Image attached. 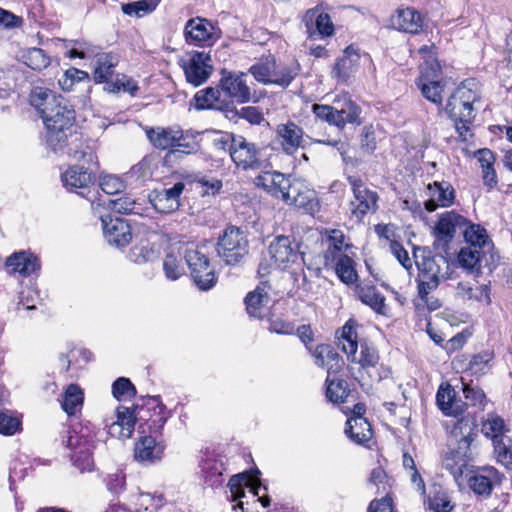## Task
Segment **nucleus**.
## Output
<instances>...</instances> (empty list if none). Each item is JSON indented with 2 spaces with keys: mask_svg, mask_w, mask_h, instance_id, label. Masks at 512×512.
Instances as JSON below:
<instances>
[{
  "mask_svg": "<svg viewBox=\"0 0 512 512\" xmlns=\"http://www.w3.org/2000/svg\"><path fill=\"white\" fill-rule=\"evenodd\" d=\"M292 205L303 208L305 212L309 214H313L319 209V202L315 196V192L306 187Z\"/></svg>",
  "mask_w": 512,
  "mask_h": 512,
  "instance_id": "nucleus-53",
  "label": "nucleus"
},
{
  "mask_svg": "<svg viewBox=\"0 0 512 512\" xmlns=\"http://www.w3.org/2000/svg\"><path fill=\"white\" fill-rule=\"evenodd\" d=\"M457 296L463 300L485 301L490 304V288L486 284L473 285L467 281H461L456 287Z\"/></svg>",
  "mask_w": 512,
  "mask_h": 512,
  "instance_id": "nucleus-36",
  "label": "nucleus"
},
{
  "mask_svg": "<svg viewBox=\"0 0 512 512\" xmlns=\"http://www.w3.org/2000/svg\"><path fill=\"white\" fill-rule=\"evenodd\" d=\"M100 187L108 195H114L121 192L125 185L124 182L115 175H107L101 179Z\"/></svg>",
  "mask_w": 512,
  "mask_h": 512,
  "instance_id": "nucleus-61",
  "label": "nucleus"
},
{
  "mask_svg": "<svg viewBox=\"0 0 512 512\" xmlns=\"http://www.w3.org/2000/svg\"><path fill=\"white\" fill-rule=\"evenodd\" d=\"M324 267L333 269L339 279L345 284H353L357 280L358 275L354 267V261L348 255L341 256L335 262Z\"/></svg>",
  "mask_w": 512,
  "mask_h": 512,
  "instance_id": "nucleus-38",
  "label": "nucleus"
},
{
  "mask_svg": "<svg viewBox=\"0 0 512 512\" xmlns=\"http://www.w3.org/2000/svg\"><path fill=\"white\" fill-rule=\"evenodd\" d=\"M21 60L25 65L33 70L40 71L50 64V58L46 55L45 51L32 47L21 53Z\"/></svg>",
  "mask_w": 512,
  "mask_h": 512,
  "instance_id": "nucleus-46",
  "label": "nucleus"
},
{
  "mask_svg": "<svg viewBox=\"0 0 512 512\" xmlns=\"http://www.w3.org/2000/svg\"><path fill=\"white\" fill-rule=\"evenodd\" d=\"M493 352L486 350L471 356L466 370L472 375H483L490 369V362L493 360Z\"/></svg>",
  "mask_w": 512,
  "mask_h": 512,
  "instance_id": "nucleus-48",
  "label": "nucleus"
},
{
  "mask_svg": "<svg viewBox=\"0 0 512 512\" xmlns=\"http://www.w3.org/2000/svg\"><path fill=\"white\" fill-rule=\"evenodd\" d=\"M429 508L434 512H450L452 509L449 498L444 493H436L429 498Z\"/></svg>",
  "mask_w": 512,
  "mask_h": 512,
  "instance_id": "nucleus-63",
  "label": "nucleus"
},
{
  "mask_svg": "<svg viewBox=\"0 0 512 512\" xmlns=\"http://www.w3.org/2000/svg\"><path fill=\"white\" fill-rule=\"evenodd\" d=\"M83 401L84 394L82 389L77 384H70L63 394L61 406L69 416H73L82 407Z\"/></svg>",
  "mask_w": 512,
  "mask_h": 512,
  "instance_id": "nucleus-44",
  "label": "nucleus"
},
{
  "mask_svg": "<svg viewBox=\"0 0 512 512\" xmlns=\"http://www.w3.org/2000/svg\"><path fill=\"white\" fill-rule=\"evenodd\" d=\"M163 450L164 447L152 436H143L135 443L134 458L139 462L153 463L162 458Z\"/></svg>",
  "mask_w": 512,
  "mask_h": 512,
  "instance_id": "nucleus-27",
  "label": "nucleus"
},
{
  "mask_svg": "<svg viewBox=\"0 0 512 512\" xmlns=\"http://www.w3.org/2000/svg\"><path fill=\"white\" fill-rule=\"evenodd\" d=\"M430 198L425 202V209L433 212L437 207H448L454 201V190L448 182H433L428 185Z\"/></svg>",
  "mask_w": 512,
  "mask_h": 512,
  "instance_id": "nucleus-25",
  "label": "nucleus"
},
{
  "mask_svg": "<svg viewBox=\"0 0 512 512\" xmlns=\"http://www.w3.org/2000/svg\"><path fill=\"white\" fill-rule=\"evenodd\" d=\"M184 37L190 45L212 46L221 38V30L206 18L194 17L185 24Z\"/></svg>",
  "mask_w": 512,
  "mask_h": 512,
  "instance_id": "nucleus-11",
  "label": "nucleus"
},
{
  "mask_svg": "<svg viewBox=\"0 0 512 512\" xmlns=\"http://www.w3.org/2000/svg\"><path fill=\"white\" fill-rule=\"evenodd\" d=\"M185 189L184 182H176L172 187L154 189L149 194V201L160 213H172L181 206V195Z\"/></svg>",
  "mask_w": 512,
  "mask_h": 512,
  "instance_id": "nucleus-17",
  "label": "nucleus"
},
{
  "mask_svg": "<svg viewBox=\"0 0 512 512\" xmlns=\"http://www.w3.org/2000/svg\"><path fill=\"white\" fill-rule=\"evenodd\" d=\"M477 433L473 423L464 418L458 420L451 432L448 450L445 452L442 465L458 481L473 458L471 449Z\"/></svg>",
  "mask_w": 512,
  "mask_h": 512,
  "instance_id": "nucleus-3",
  "label": "nucleus"
},
{
  "mask_svg": "<svg viewBox=\"0 0 512 512\" xmlns=\"http://www.w3.org/2000/svg\"><path fill=\"white\" fill-rule=\"evenodd\" d=\"M104 237L110 245L123 247L132 239L130 225L119 217H101Z\"/></svg>",
  "mask_w": 512,
  "mask_h": 512,
  "instance_id": "nucleus-19",
  "label": "nucleus"
},
{
  "mask_svg": "<svg viewBox=\"0 0 512 512\" xmlns=\"http://www.w3.org/2000/svg\"><path fill=\"white\" fill-rule=\"evenodd\" d=\"M61 180L64 187H66L69 191L84 195L83 191L78 190L89 189L90 186L95 184L96 177L95 174L89 170V168L74 165L69 167L61 175Z\"/></svg>",
  "mask_w": 512,
  "mask_h": 512,
  "instance_id": "nucleus-22",
  "label": "nucleus"
},
{
  "mask_svg": "<svg viewBox=\"0 0 512 512\" xmlns=\"http://www.w3.org/2000/svg\"><path fill=\"white\" fill-rule=\"evenodd\" d=\"M395 28L406 33H418L422 29L421 15L412 8L401 9L392 18Z\"/></svg>",
  "mask_w": 512,
  "mask_h": 512,
  "instance_id": "nucleus-31",
  "label": "nucleus"
},
{
  "mask_svg": "<svg viewBox=\"0 0 512 512\" xmlns=\"http://www.w3.org/2000/svg\"><path fill=\"white\" fill-rule=\"evenodd\" d=\"M448 253L439 250H431L429 247H415L413 257L419 270L418 295L425 299L427 295L436 289L440 278L444 277L443 270H448Z\"/></svg>",
  "mask_w": 512,
  "mask_h": 512,
  "instance_id": "nucleus-4",
  "label": "nucleus"
},
{
  "mask_svg": "<svg viewBox=\"0 0 512 512\" xmlns=\"http://www.w3.org/2000/svg\"><path fill=\"white\" fill-rule=\"evenodd\" d=\"M265 287V283H261L245 297L246 310L252 317L261 319L264 316V308L269 302V295Z\"/></svg>",
  "mask_w": 512,
  "mask_h": 512,
  "instance_id": "nucleus-33",
  "label": "nucleus"
},
{
  "mask_svg": "<svg viewBox=\"0 0 512 512\" xmlns=\"http://www.w3.org/2000/svg\"><path fill=\"white\" fill-rule=\"evenodd\" d=\"M466 224L467 219L454 211L443 213L433 230L435 237L433 249L449 253V245L454 239L457 230H462Z\"/></svg>",
  "mask_w": 512,
  "mask_h": 512,
  "instance_id": "nucleus-10",
  "label": "nucleus"
},
{
  "mask_svg": "<svg viewBox=\"0 0 512 512\" xmlns=\"http://www.w3.org/2000/svg\"><path fill=\"white\" fill-rule=\"evenodd\" d=\"M232 143L231 160L244 171L264 170L269 166L265 157L266 149L258 147L255 143L248 141L244 136L239 135Z\"/></svg>",
  "mask_w": 512,
  "mask_h": 512,
  "instance_id": "nucleus-7",
  "label": "nucleus"
},
{
  "mask_svg": "<svg viewBox=\"0 0 512 512\" xmlns=\"http://www.w3.org/2000/svg\"><path fill=\"white\" fill-rule=\"evenodd\" d=\"M362 58L365 60L370 59L366 53L361 55L358 47L353 44L349 45L343 51V55L335 62L331 71V77L336 79L338 83L348 84L357 73Z\"/></svg>",
  "mask_w": 512,
  "mask_h": 512,
  "instance_id": "nucleus-13",
  "label": "nucleus"
},
{
  "mask_svg": "<svg viewBox=\"0 0 512 512\" xmlns=\"http://www.w3.org/2000/svg\"><path fill=\"white\" fill-rule=\"evenodd\" d=\"M479 100L480 91L474 79L463 81L448 97L445 112L462 141L472 136L471 125L476 115L474 104Z\"/></svg>",
  "mask_w": 512,
  "mask_h": 512,
  "instance_id": "nucleus-2",
  "label": "nucleus"
},
{
  "mask_svg": "<svg viewBox=\"0 0 512 512\" xmlns=\"http://www.w3.org/2000/svg\"><path fill=\"white\" fill-rule=\"evenodd\" d=\"M107 206L113 212L129 214L134 213L136 202L129 196H122L116 199H109Z\"/></svg>",
  "mask_w": 512,
  "mask_h": 512,
  "instance_id": "nucleus-58",
  "label": "nucleus"
},
{
  "mask_svg": "<svg viewBox=\"0 0 512 512\" xmlns=\"http://www.w3.org/2000/svg\"><path fill=\"white\" fill-rule=\"evenodd\" d=\"M334 105L339 112L338 118L342 121V129L347 123L360 124L359 115L361 113V109L354 101L351 100L350 97H348L347 94L335 99Z\"/></svg>",
  "mask_w": 512,
  "mask_h": 512,
  "instance_id": "nucleus-35",
  "label": "nucleus"
},
{
  "mask_svg": "<svg viewBox=\"0 0 512 512\" xmlns=\"http://www.w3.org/2000/svg\"><path fill=\"white\" fill-rule=\"evenodd\" d=\"M360 348V356H356V361L354 362L359 363L362 368L375 367L379 361L377 350L363 343L360 345Z\"/></svg>",
  "mask_w": 512,
  "mask_h": 512,
  "instance_id": "nucleus-59",
  "label": "nucleus"
},
{
  "mask_svg": "<svg viewBox=\"0 0 512 512\" xmlns=\"http://www.w3.org/2000/svg\"><path fill=\"white\" fill-rule=\"evenodd\" d=\"M184 258L190 270V275L200 290L207 291L215 286L217 277L204 252L197 247L187 248Z\"/></svg>",
  "mask_w": 512,
  "mask_h": 512,
  "instance_id": "nucleus-8",
  "label": "nucleus"
},
{
  "mask_svg": "<svg viewBox=\"0 0 512 512\" xmlns=\"http://www.w3.org/2000/svg\"><path fill=\"white\" fill-rule=\"evenodd\" d=\"M305 188L304 184L300 181H291L288 179V185L285 186V190L281 194V199L289 205H292L296 198H298L299 194Z\"/></svg>",
  "mask_w": 512,
  "mask_h": 512,
  "instance_id": "nucleus-62",
  "label": "nucleus"
},
{
  "mask_svg": "<svg viewBox=\"0 0 512 512\" xmlns=\"http://www.w3.org/2000/svg\"><path fill=\"white\" fill-rule=\"evenodd\" d=\"M493 447L497 462L512 470V439L509 436L499 438L493 443Z\"/></svg>",
  "mask_w": 512,
  "mask_h": 512,
  "instance_id": "nucleus-47",
  "label": "nucleus"
},
{
  "mask_svg": "<svg viewBox=\"0 0 512 512\" xmlns=\"http://www.w3.org/2000/svg\"><path fill=\"white\" fill-rule=\"evenodd\" d=\"M312 112L316 118L342 129V121L339 119L335 105L313 104Z\"/></svg>",
  "mask_w": 512,
  "mask_h": 512,
  "instance_id": "nucleus-51",
  "label": "nucleus"
},
{
  "mask_svg": "<svg viewBox=\"0 0 512 512\" xmlns=\"http://www.w3.org/2000/svg\"><path fill=\"white\" fill-rule=\"evenodd\" d=\"M505 430V422L497 414H487L486 419L482 422L481 431L486 437L491 438L493 443H495L496 440H499V438H504L507 436L504 434Z\"/></svg>",
  "mask_w": 512,
  "mask_h": 512,
  "instance_id": "nucleus-45",
  "label": "nucleus"
},
{
  "mask_svg": "<svg viewBox=\"0 0 512 512\" xmlns=\"http://www.w3.org/2000/svg\"><path fill=\"white\" fill-rule=\"evenodd\" d=\"M216 251L224 264L230 266L241 264L249 254V240L246 232L234 225L227 226L218 237Z\"/></svg>",
  "mask_w": 512,
  "mask_h": 512,
  "instance_id": "nucleus-6",
  "label": "nucleus"
},
{
  "mask_svg": "<svg viewBox=\"0 0 512 512\" xmlns=\"http://www.w3.org/2000/svg\"><path fill=\"white\" fill-rule=\"evenodd\" d=\"M277 140L287 155H293L304 143V131L293 121L279 124L276 128Z\"/></svg>",
  "mask_w": 512,
  "mask_h": 512,
  "instance_id": "nucleus-21",
  "label": "nucleus"
},
{
  "mask_svg": "<svg viewBox=\"0 0 512 512\" xmlns=\"http://www.w3.org/2000/svg\"><path fill=\"white\" fill-rule=\"evenodd\" d=\"M116 423H119L124 428L130 426V430L133 433L134 426L136 424V417L134 415V409H130L124 406H120L117 408V420Z\"/></svg>",
  "mask_w": 512,
  "mask_h": 512,
  "instance_id": "nucleus-64",
  "label": "nucleus"
},
{
  "mask_svg": "<svg viewBox=\"0 0 512 512\" xmlns=\"http://www.w3.org/2000/svg\"><path fill=\"white\" fill-rule=\"evenodd\" d=\"M365 413V406L362 403H357L354 406L353 414L346 422L345 434L356 444L363 445L368 442L373 435L370 423L363 417Z\"/></svg>",
  "mask_w": 512,
  "mask_h": 512,
  "instance_id": "nucleus-18",
  "label": "nucleus"
},
{
  "mask_svg": "<svg viewBox=\"0 0 512 512\" xmlns=\"http://www.w3.org/2000/svg\"><path fill=\"white\" fill-rule=\"evenodd\" d=\"M119 58L113 53H98L94 58L93 78L96 83H106L114 74Z\"/></svg>",
  "mask_w": 512,
  "mask_h": 512,
  "instance_id": "nucleus-28",
  "label": "nucleus"
},
{
  "mask_svg": "<svg viewBox=\"0 0 512 512\" xmlns=\"http://www.w3.org/2000/svg\"><path fill=\"white\" fill-rule=\"evenodd\" d=\"M161 0H140L122 5V11L129 16L141 17L151 13Z\"/></svg>",
  "mask_w": 512,
  "mask_h": 512,
  "instance_id": "nucleus-52",
  "label": "nucleus"
},
{
  "mask_svg": "<svg viewBox=\"0 0 512 512\" xmlns=\"http://www.w3.org/2000/svg\"><path fill=\"white\" fill-rule=\"evenodd\" d=\"M208 53L194 51L187 62L181 61L186 80L194 86H200L210 77L213 67Z\"/></svg>",
  "mask_w": 512,
  "mask_h": 512,
  "instance_id": "nucleus-15",
  "label": "nucleus"
},
{
  "mask_svg": "<svg viewBox=\"0 0 512 512\" xmlns=\"http://www.w3.org/2000/svg\"><path fill=\"white\" fill-rule=\"evenodd\" d=\"M300 72V65L293 61L289 64H277L273 59L272 84L287 88Z\"/></svg>",
  "mask_w": 512,
  "mask_h": 512,
  "instance_id": "nucleus-37",
  "label": "nucleus"
},
{
  "mask_svg": "<svg viewBox=\"0 0 512 512\" xmlns=\"http://www.w3.org/2000/svg\"><path fill=\"white\" fill-rule=\"evenodd\" d=\"M461 231L469 247L491 250L492 242L489 240L487 231L479 224H472L467 220V224Z\"/></svg>",
  "mask_w": 512,
  "mask_h": 512,
  "instance_id": "nucleus-34",
  "label": "nucleus"
},
{
  "mask_svg": "<svg viewBox=\"0 0 512 512\" xmlns=\"http://www.w3.org/2000/svg\"><path fill=\"white\" fill-rule=\"evenodd\" d=\"M269 255L275 265L280 269H286L290 264L295 263L303 253L299 251V244L289 236L279 235L269 245Z\"/></svg>",
  "mask_w": 512,
  "mask_h": 512,
  "instance_id": "nucleus-14",
  "label": "nucleus"
},
{
  "mask_svg": "<svg viewBox=\"0 0 512 512\" xmlns=\"http://www.w3.org/2000/svg\"><path fill=\"white\" fill-rule=\"evenodd\" d=\"M339 346L342 351L347 355L349 361H356V353L358 349L357 333L351 321H348L341 331V335L338 338Z\"/></svg>",
  "mask_w": 512,
  "mask_h": 512,
  "instance_id": "nucleus-41",
  "label": "nucleus"
},
{
  "mask_svg": "<svg viewBox=\"0 0 512 512\" xmlns=\"http://www.w3.org/2000/svg\"><path fill=\"white\" fill-rule=\"evenodd\" d=\"M359 300L380 315H387L385 297L374 285H363L357 290Z\"/></svg>",
  "mask_w": 512,
  "mask_h": 512,
  "instance_id": "nucleus-32",
  "label": "nucleus"
},
{
  "mask_svg": "<svg viewBox=\"0 0 512 512\" xmlns=\"http://www.w3.org/2000/svg\"><path fill=\"white\" fill-rule=\"evenodd\" d=\"M41 118L46 127V144L55 154L68 155L78 162H93L95 153L88 146L83 148L77 136L69 143L74 133L75 111L62 97L61 102L46 107Z\"/></svg>",
  "mask_w": 512,
  "mask_h": 512,
  "instance_id": "nucleus-1",
  "label": "nucleus"
},
{
  "mask_svg": "<svg viewBox=\"0 0 512 512\" xmlns=\"http://www.w3.org/2000/svg\"><path fill=\"white\" fill-rule=\"evenodd\" d=\"M179 133L177 127H156L147 128L146 136L150 143L157 149L166 150L173 149L175 142L177 141L176 136Z\"/></svg>",
  "mask_w": 512,
  "mask_h": 512,
  "instance_id": "nucleus-30",
  "label": "nucleus"
},
{
  "mask_svg": "<svg viewBox=\"0 0 512 512\" xmlns=\"http://www.w3.org/2000/svg\"><path fill=\"white\" fill-rule=\"evenodd\" d=\"M308 37L318 39L334 34V25L327 13H319L318 7L309 9L303 16Z\"/></svg>",
  "mask_w": 512,
  "mask_h": 512,
  "instance_id": "nucleus-20",
  "label": "nucleus"
},
{
  "mask_svg": "<svg viewBox=\"0 0 512 512\" xmlns=\"http://www.w3.org/2000/svg\"><path fill=\"white\" fill-rule=\"evenodd\" d=\"M326 382L328 383L326 389L327 398L333 403L345 402L350 392L347 382L343 379L329 380V378H327Z\"/></svg>",
  "mask_w": 512,
  "mask_h": 512,
  "instance_id": "nucleus-50",
  "label": "nucleus"
},
{
  "mask_svg": "<svg viewBox=\"0 0 512 512\" xmlns=\"http://www.w3.org/2000/svg\"><path fill=\"white\" fill-rule=\"evenodd\" d=\"M9 273H19L28 277L40 269V261L33 254L25 251L15 252L6 260Z\"/></svg>",
  "mask_w": 512,
  "mask_h": 512,
  "instance_id": "nucleus-26",
  "label": "nucleus"
},
{
  "mask_svg": "<svg viewBox=\"0 0 512 512\" xmlns=\"http://www.w3.org/2000/svg\"><path fill=\"white\" fill-rule=\"evenodd\" d=\"M463 394L466 402L456 398V392L450 384L441 385L436 394L437 406L444 415L453 417L463 415L468 406L477 410L484 409L487 399L481 388L463 383Z\"/></svg>",
  "mask_w": 512,
  "mask_h": 512,
  "instance_id": "nucleus-5",
  "label": "nucleus"
},
{
  "mask_svg": "<svg viewBox=\"0 0 512 512\" xmlns=\"http://www.w3.org/2000/svg\"><path fill=\"white\" fill-rule=\"evenodd\" d=\"M494 254L491 250L474 247H463L458 253V263L464 269L480 274L484 268L490 271L495 267Z\"/></svg>",
  "mask_w": 512,
  "mask_h": 512,
  "instance_id": "nucleus-16",
  "label": "nucleus"
},
{
  "mask_svg": "<svg viewBox=\"0 0 512 512\" xmlns=\"http://www.w3.org/2000/svg\"><path fill=\"white\" fill-rule=\"evenodd\" d=\"M112 394L120 401L124 398L134 397L136 388L128 378L119 377L112 384Z\"/></svg>",
  "mask_w": 512,
  "mask_h": 512,
  "instance_id": "nucleus-56",
  "label": "nucleus"
},
{
  "mask_svg": "<svg viewBox=\"0 0 512 512\" xmlns=\"http://www.w3.org/2000/svg\"><path fill=\"white\" fill-rule=\"evenodd\" d=\"M79 451L71 454V460L75 467L81 471H89L92 469L94 461L92 450L95 447L92 436H82L77 438Z\"/></svg>",
  "mask_w": 512,
  "mask_h": 512,
  "instance_id": "nucleus-29",
  "label": "nucleus"
},
{
  "mask_svg": "<svg viewBox=\"0 0 512 512\" xmlns=\"http://www.w3.org/2000/svg\"><path fill=\"white\" fill-rule=\"evenodd\" d=\"M503 475L492 466L483 467L468 479L469 487L480 496H489L494 485L502 482Z\"/></svg>",
  "mask_w": 512,
  "mask_h": 512,
  "instance_id": "nucleus-23",
  "label": "nucleus"
},
{
  "mask_svg": "<svg viewBox=\"0 0 512 512\" xmlns=\"http://www.w3.org/2000/svg\"><path fill=\"white\" fill-rule=\"evenodd\" d=\"M344 247V235L339 230H332L327 237V248L324 251V266L335 262L336 259L341 256L347 255L343 250Z\"/></svg>",
  "mask_w": 512,
  "mask_h": 512,
  "instance_id": "nucleus-39",
  "label": "nucleus"
},
{
  "mask_svg": "<svg viewBox=\"0 0 512 512\" xmlns=\"http://www.w3.org/2000/svg\"><path fill=\"white\" fill-rule=\"evenodd\" d=\"M220 90L218 88L208 87L203 90L198 91L194 100L196 102L197 109H211L218 108L217 103L220 98Z\"/></svg>",
  "mask_w": 512,
  "mask_h": 512,
  "instance_id": "nucleus-49",
  "label": "nucleus"
},
{
  "mask_svg": "<svg viewBox=\"0 0 512 512\" xmlns=\"http://www.w3.org/2000/svg\"><path fill=\"white\" fill-rule=\"evenodd\" d=\"M347 181L354 195V200L350 202L352 215L362 220L369 212H376L379 200L377 192L369 189L359 177L349 176Z\"/></svg>",
  "mask_w": 512,
  "mask_h": 512,
  "instance_id": "nucleus-9",
  "label": "nucleus"
},
{
  "mask_svg": "<svg viewBox=\"0 0 512 512\" xmlns=\"http://www.w3.org/2000/svg\"><path fill=\"white\" fill-rule=\"evenodd\" d=\"M90 436L88 433H84L83 430L80 433H76L70 429V427L63 426L59 432V439L61 444L66 448L70 449L72 453L79 451L78 448V437Z\"/></svg>",
  "mask_w": 512,
  "mask_h": 512,
  "instance_id": "nucleus-57",
  "label": "nucleus"
},
{
  "mask_svg": "<svg viewBox=\"0 0 512 512\" xmlns=\"http://www.w3.org/2000/svg\"><path fill=\"white\" fill-rule=\"evenodd\" d=\"M29 102L42 117L46 107H53L57 102H61V96H56L48 89L36 87L30 93Z\"/></svg>",
  "mask_w": 512,
  "mask_h": 512,
  "instance_id": "nucleus-43",
  "label": "nucleus"
},
{
  "mask_svg": "<svg viewBox=\"0 0 512 512\" xmlns=\"http://www.w3.org/2000/svg\"><path fill=\"white\" fill-rule=\"evenodd\" d=\"M247 78L248 75L244 72L222 69L219 87L229 98L234 99L239 104H245L250 101L256 103L258 98L251 93Z\"/></svg>",
  "mask_w": 512,
  "mask_h": 512,
  "instance_id": "nucleus-12",
  "label": "nucleus"
},
{
  "mask_svg": "<svg viewBox=\"0 0 512 512\" xmlns=\"http://www.w3.org/2000/svg\"><path fill=\"white\" fill-rule=\"evenodd\" d=\"M441 67L436 60L431 62V74L425 72L422 74L420 83L418 84L422 95L437 106H442L444 84L441 81L430 80V76H436Z\"/></svg>",
  "mask_w": 512,
  "mask_h": 512,
  "instance_id": "nucleus-24",
  "label": "nucleus"
},
{
  "mask_svg": "<svg viewBox=\"0 0 512 512\" xmlns=\"http://www.w3.org/2000/svg\"><path fill=\"white\" fill-rule=\"evenodd\" d=\"M249 72L253 75L254 79L262 84H272L273 73V59L264 63H257L249 68Z\"/></svg>",
  "mask_w": 512,
  "mask_h": 512,
  "instance_id": "nucleus-54",
  "label": "nucleus"
},
{
  "mask_svg": "<svg viewBox=\"0 0 512 512\" xmlns=\"http://www.w3.org/2000/svg\"><path fill=\"white\" fill-rule=\"evenodd\" d=\"M199 133L192 131H183L179 128V133L176 136L177 141L173 149L170 151L171 154L183 153V154H194L200 150V143L197 140Z\"/></svg>",
  "mask_w": 512,
  "mask_h": 512,
  "instance_id": "nucleus-40",
  "label": "nucleus"
},
{
  "mask_svg": "<svg viewBox=\"0 0 512 512\" xmlns=\"http://www.w3.org/2000/svg\"><path fill=\"white\" fill-rule=\"evenodd\" d=\"M163 270L170 280H177L183 273L180 261L173 254H167L163 261Z\"/></svg>",
  "mask_w": 512,
  "mask_h": 512,
  "instance_id": "nucleus-60",
  "label": "nucleus"
},
{
  "mask_svg": "<svg viewBox=\"0 0 512 512\" xmlns=\"http://www.w3.org/2000/svg\"><path fill=\"white\" fill-rule=\"evenodd\" d=\"M259 479L252 480L247 474L233 475L229 482L228 487L231 492L232 501H236L245 495L244 487L251 486L255 495L259 494L260 484L256 485L255 482H259Z\"/></svg>",
  "mask_w": 512,
  "mask_h": 512,
  "instance_id": "nucleus-42",
  "label": "nucleus"
},
{
  "mask_svg": "<svg viewBox=\"0 0 512 512\" xmlns=\"http://www.w3.org/2000/svg\"><path fill=\"white\" fill-rule=\"evenodd\" d=\"M21 429V421L11 411L0 412V434L13 435Z\"/></svg>",
  "mask_w": 512,
  "mask_h": 512,
  "instance_id": "nucleus-55",
  "label": "nucleus"
}]
</instances>
